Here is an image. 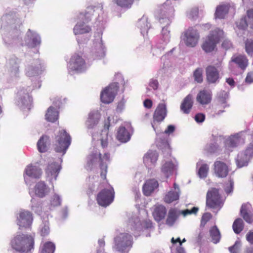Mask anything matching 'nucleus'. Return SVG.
<instances>
[{"instance_id":"1","label":"nucleus","mask_w":253,"mask_h":253,"mask_svg":"<svg viewBox=\"0 0 253 253\" xmlns=\"http://www.w3.org/2000/svg\"><path fill=\"white\" fill-rule=\"evenodd\" d=\"M11 245L17 252L27 253L34 248V239L31 235H17L12 239Z\"/></svg>"},{"instance_id":"2","label":"nucleus","mask_w":253,"mask_h":253,"mask_svg":"<svg viewBox=\"0 0 253 253\" xmlns=\"http://www.w3.org/2000/svg\"><path fill=\"white\" fill-rule=\"evenodd\" d=\"M223 37L224 32L222 30L216 28L211 30L201 45L202 49L206 53L212 52Z\"/></svg>"},{"instance_id":"3","label":"nucleus","mask_w":253,"mask_h":253,"mask_svg":"<svg viewBox=\"0 0 253 253\" xmlns=\"http://www.w3.org/2000/svg\"><path fill=\"white\" fill-rule=\"evenodd\" d=\"M71 138L70 135L64 129L59 131L55 137L54 144V150L57 153L65 154L71 144Z\"/></svg>"},{"instance_id":"4","label":"nucleus","mask_w":253,"mask_h":253,"mask_svg":"<svg viewBox=\"0 0 253 253\" xmlns=\"http://www.w3.org/2000/svg\"><path fill=\"white\" fill-rule=\"evenodd\" d=\"M223 205L218 189L212 188L209 190L206 196V206L210 209L219 210Z\"/></svg>"},{"instance_id":"5","label":"nucleus","mask_w":253,"mask_h":253,"mask_svg":"<svg viewBox=\"0 0 253 253\" xmlns=\"http://www.w3.org/2000/svg\"><path fill=\"white\" fill-rule=\"evenodd\" d=\"M115 244L116 250L120 252H124L132 245V237L129 234L123 233L115 238Z\"/></svg>"},{"instance_id":"6","label":"nucleus","mask_w":253,"mask_h":253,"mask_svg":"<svg viewBox=\"0 0 253 253\" xmlns=\"http://www.w3.org/2000/svg\"><path fill=\"white\" fill-rule=\"evenodd\" d=\"M114 191L113 188L104 189L100 191L96 197L98 204L102 207L109 206L114 200Z\"/></svg>"},{"instance_id":"7","label":"nucleus","mask_w":253,"mask_h":253,"mask_svg":"<svg viewBox=\"0 0 253 253\" xmlns=\"http://www.w3.org/2000/svg\"><path fill=\"white\" fill-rule=\"evenodd\" d=\"M119 89L118 83H113L107 86L101 93V101L105 104L112 102Z\"/></svg>"},{"instance_id":"8","label":"nucleus","mask_w":253,"mask_h":253,"mask_svg":"<svg viewBox=\"0 0 253 253\" xmlns=\"http://www.w3.org/2000/svg\"><path fill=\"white\" fill-rule=\"evenodd\" d=\"M199 35L197 30L190 27L183 33L182 39L186 46L195 47L199 40Z\"/></svg>"},{"instance_id":"9","label":"nucleus","mask_w":253,"mask_h":253,"mask_svg":"<svg viewBox=\"0 0 253 253\" xmlns=\"http://www.w3.org/2000/svg\"><path fill=\"white\" fill-rule=\"evenodd\" d=\"M17 220V224L19 226L20 228H29L33 220L32 213L28 211H21L19 213Z\"/></svg>"},{"instance_id":"10","label":"nucleus","mask_w":253,"mask_h":253,"mask_svg":"<svg viewBox=\"0 0 253 253\" xmlns=\"http://www.w3.org/2000/svg\"><path fill=\"white\" fill-rule=\"evenodd\" d=\"M85 62L79 54H74L69 62V68L72 71H82L85 69Z\"/></svg>"},{"instance_id":"11","label":"nucleus","mask_w":253,"mask_h":253,"mask_svg":"<svg viewBox=\"0 0 253 253\" xmlns=\"http://www.w3.org/2000/svg\"><path fill=\"white\" fill-rule=\"evenodd\" d=\"M167 115L166 105L163 103L157 106L153 114V120L152 126L154 128V124L155 122L161 123L164 121Z\"/></svg>"},{"instance_id":"12","label":"nucleus","mask_w":253,"mask_h":253,"mask_svg":"<svg viewBox=\"0 0 253 253\" xmlns=\"http://www.w3.org/2000/svg\"><path fill=\"white\" fill-rule=\"evenodd\" d=\"M230 64H233L241 70L245 71L249 65V60L245 55L235 54L232 56Z\"/></svg>"},{"instance_id":"13","label":"nucleus","mask_w":253,"mask_h":253,"mask_svg":"<svg viewBox=\"0 0 253 253\" xmlns=\"http://www.w3.org/2000/svg\"><path fill=\"white\" fill-rule=\"evenodd\" d=\"M213 170L215 175L219 178L226 177L229 173L227 164L221 161H216L213 164Z\"/></svg>"},{"instance_id":"14","label":"nucleus","mask_w":253,"mask_h":253,"mask_svg":"<svg viewBox=\"0 0 253 253\" xmlns=\"http://www.w3.org/2000/svg\"><path fill=\"white\" fill-rule=\"evenodd\" d=\"M235 11V7L230 2H221L216 7L214 15L225 16L228 14L230 11L234 13Z\"/></svg>"},{"instance_id":"15","label":"nucleus","mask_w":253,"mask_h":253,"mask_svg":"<svg viewBox=\"0 0 253 253\" xmlns=\"http://www.w3.org/2000/svg\"><path fill=\"white\" fill-rule=\"evenodd\" d=\"M206 79L208 83L214 84L219 79V73L213 65H209L206 68Z\"/></svg>"},{"instance_id":"16","label":"nucleus","mask_w":253,"mask_h":253,"mask_svg":"<svg viewBox=\"0 0 253 253\" xmlns=\"http://www.w3.org/2000/svg\"><path fill=\"white\" fill-rule=\"evenodd\" d=\"M98 158L100 162L99 167L101 169L100 176L103 179L106 178V174L107 173V165L105 162H109L110 161V154L109 153H105L103 157L100 153H98Z\"/></svg>"},{"instance_id":"17","label":"nucleus","mask_w":253,"mask_h":253,"mask_svg":"<svg viewBox=\"0 0 253 253\" xmlns=\"http://www.w3.org/2000/svg\"><path fill=\"white\" fill-rule=\"evenodd\" d=\"M158 181L155 179L146 180L143 186V193L144 195L149 196L158 187Z\"/></svg>"},{"instance_id":"18","label":"nucleus","mask_w":253,"mask_h":253,"mask_svg":"<svg viewBox=\"0 0 253 253\" xmlns=\"http://www.w3.org/2000/svg\"><path fill=\"white\" fill-rule=\"evenodd\" d=\"M212 94L210 91L203 89L200 90L196 97L197 101L201 105H207L211 103Z\"/></svg>"},{"instance_id":"19","label":"nucleus","mask_w":253,"mask_h":253,"mask_svg":"<svg viewBox=\"0 0 253 253\" xmlns=\"http://www.w3.org/2000/svg\"><path fill=\"white\" fill-rule=\"evenodd\" d=\"M166 213L167 209L164 206L162 205H157L154 207L152 215L156 221L160 222L165 218Z\"/></svg>"},{"instance_id":"20","label":"nucleus","mask_w":253,"mask_h":253,"mask_svg":"<svg viewBox=\"0 0 253 253\" xmlns=\"http://www.w3.org/2000/svg\"><path fill=\"white\" fill-rule=\"evenodd\" d=\"M193 96L191 94L187 95L183 100L180 105L181 111L185 114H188L193 107Z\"/></svg>"},{"instance_id":"21","label":"nucleus","mask_w":253,"mask_h":253,"mask_svg":"<svg viewBox=\"0 0 253 253\" xmlns=\"http://www.w3.org/2000/svg\"><path fill=\"white\" fill-rule=\"evenodd\" d=\"M101 115L98 111H93L89 113L86 121V125L88 128H92L95 126L100 120Z\"/></svg>"},{"instance_id":"22","label":"nucleus","mask_w":253,"mask_h":253,"mask_svg":"<svg viewBox=\"0 0 253 253\" xmlns=\"http://www.w3.org/2000/svg\"><path fill=\"white\" fill-rule=\"evenodd\" d=\"M24 173L29 177L39 178L42 175V169L38 167L30 165L25 169Z\"/></svg>"},{"instance_id":"23","label":"nucleus","mask_w":253,"mask_h":253,"mask_svg":"<svg viewBox=\"0 0 253 253\" xmlns=\"http://www.w3.org/2000/svg\"><path fill=\"white\" fill-rule=\"evenodd\" d=\"M34 191L36 196L43 198L48 192V188L44 182L40 181L36 184Z\"/></svg>"},{"instance_id":"24","label":"nucleus","mask_w":253,"mask_h":253,"mask_svg":"<svg viewBox=\"0 0 253 253\" xmlns=\"http://www.w3.org/2000/svg\"><path fill=\"white\" fill-rule=\"evenodd\" d=\"M91 31V27L84 22H78L75 26L73 31L75 35L84 34Z\"/></svg>"},{"instance_id":"25","label":"nucleus","mask_w":253,"mask_h":253,"mask_svg":"<svg viewBox=\"0 0 253 253\" xmlns=\"http://www.w3.org/2000/svg\"><path fill=\"white\" fill-rule=\"evenodd\" d=\"M49 144V136L43 135L41 137L37 142L38 151L41 153H44L48 150V146Z\"/></svg>"},{"instance_id":"26","label":"nucleus","mask_w":253,"mask_h":253,"mask_svg":"<svg viewBox=\"0 0 253 253\" xmlns=\"http://www.w3.org/2000/svg\"><path fill=\"white\" fill-rule=\"evenodd\" d=\"M228 97V94L227 92L225 91H222L220 92L218 98V108L219 110L216 113L217 115H219L221 114L222 113L224 112V111L221 110V108H225L227 105L226 104V99Z\"/></svg>"},{"instance_id":"27","label":"nucleus","mask_w":253,"mask_h":253,"mask_svg":"<svg viewBox=\"0 0 253 253\" xmlns=\"http://www.w3.org/2000/svg\"><path fill=\"white\" fill-rule=\"evenodd\" d=\"M116 137L120 142H126L129 140L130 135L125 127L120 126L118 130Z\"/></svg>"},{"instance_id":"28","label":"nucleus","mask_w":253,"mask_h":253,"mask_svg":"<svg viewBox=\"0 0 253 253\" xmlns=\"http://www.w3.org/2000/svg\"><path fill=\"white\" fill-rule=\"evenodd\" d=\"M179 213L176 209L171 208L168 212V215L166 221L167 225L172 226L178 217Z\"/></svg>"},{"instance_id":"29","label":"nucleus","mask_w":253,"mask_h":253,"mask_svg":"<svg viewBox=\"0 0 253 253\" xmlns=\"http://www.w3.org/2000/svg\"><path fill=\"white\" fill-rule=\"evenodd\" d=\"M159 155L156 151H149L144 156L143 160L146 164L155 165L158 159Z\"/></svg>"},{"instance_id":"30","label":"nucleus","mask_w":253,"mask_h":253,"mask_svg":"<svg viewBox=\"0 0 253 253\" xmlns=\"http://www.w3.org/2000/svg\"><path fill=\"white\" fill-rule=\"evenodd\" d=\"M237 26L241 29H245L248 26L253 29V17H242L240 21L237 23Z\"/></svg>"},{"instance_id":"31","label":"nucleus","mask_w":253,"mask_h":253,"mask_svg":"<svg viewBox=\"0 0 253 253\" xmlns=\"http://www.w3.org/2000/svg\"><path fill=\"white\" fill-rule=\"evenodd\" d=\"M61 167L57 163H53L48 165L46 172L48 174H50L51 176H53L55 179L56 178L59 171L60 170Z\"/></svg>"},{"instance_id":"32","label":"nucleus","mask_w":253,"mask_h":253,"mask_svg":"<svg viewBox=\"0 0 253 253\" xmlns=\"http://www.w3.org/2000/svg\"><path fill=\"white\" fill-rule=\"evenodd\" d=\"M174 169V165L171 161L166 162L162 167L161 170L168 177L172 174Z\"/></svg>"},{"instance_id":"33","label":"nucleus","mask_w":253,"mask_h":253,"mask_svg":"<svg viewBox=\"0 0 253 253\" xmlns=\"http://www.w3.org/2000/svg\"><path fill=\"white\" fill-rule=\"evenodd\" d=\"M58 112L53 107H49L45 114V119L49 122H54L57 120Z\"/></svg>"},{"instance_id":"34","label":"nucleus","mask_w":253,"mask_h":253,"mask_svg":"<svg viewBox=\"0 0 253 253\" xmlns=\"http://www.w3.org/2000/svg\"><path fill=\"white\" fill-rule=\"evenodd\" d=\"M27 35L28 37H30L31 40V44L32 47H35L41 44V38L39 35L32 32L30 29L28 30Z\"/></svg>"},{"instance_id":"35","label":"nucleus","mask_w":253,"mask_h":253,"mask_svg":"<svg viewBox=\"0 0 253 253\" xmlns=\"http://www.w3.org/2000/svg\"><path fill=\"white\" fill-rule=\"evenodd\" d=\"M210 234L212 242L214 244L218 243L221 238V235L219 230L216 226H213L210 230Z\"/></svg>"},{"instance_id":"36","label":"nucleus","mask_w":253,"mask_h":253,"mask_svg":"<svg viewBox=\"0 0 253 253\" xmlns=\"http://www.w3.org/2000/svg\"><path fill=\"white\" fill-rule=\"evenodd\" d=\"M241 141V138L238 136L230 137L226 140L225 147L227 149L237 147Z\"/></svg>"},{"instance_id":"37","label":"nucleus","mask_w":253,"mask_h":253,"mask_svg":"<svg viewBox=\"0 0 253 253\" xmlns=\"http://www.w3.org/2000/svg\"><path fill=\"white\" fill-rule=\"evenodd\" d=\"M244 223L241 218H238L235 220L232 225V228L235 233L240 234L244 229Z\"/></svg>"},{"instance_id":"38","label":"nucleus","mask_w":253,"mask_h":253,"mask_svg":"<svg viewBox=\"0 0 253 253\" xmlns=\"http://www.w3.org/2000/svg\"><path fill=\"white\" fill-rule=\"evenodd\" d=\"M179 193L176 191H169L165 196L164 201L168 204H170L178 200Z\"/></svg>"},{"instance_id":"39","label":"nucleus","mask_w":253,"mask_h":253,"mask_svg":"<svg viewBox=\"0 0 253 253\" xmlns=\"http://www.w3.org/2000/svg\"><path fill=\"white\" fill-rule=\"evenodd\" d=\"M103 6L101 4H97L96 5H90L87 7V13L90 14H102Z\"/></svg>"},{"instance_id":"40","label":"nucleus","mask_w":253,"mask_h":253,"mask_svg":"<svg viewBox=\"0 0 253 253\" xmlns=\"http://www.w3.org/2000/svg\"><path fill=\"white\" fill-rule=\"evenodd\" d=\"M240 212L241 216L247 222L252 223L253 222V215L248 211L245 206H242Z\"/></svg>"},{"instance_id":"41","label":"nucleus","mask_w":253,"mask_h":253,"mask_svg":"<svg viewBox=\"0 0 253 253\" xmlns=\"http://www.w3.org/2000/svg\"><path fill=\"white\" fill-rule=\"evenodd\" d=\"M236 164L239 168L247 166L248 164L247 155L243 153L238 154L236 159Z\"/></svg>"},{"instance_id":"42","label":"nucleus","mask_w":253,"mask_h":253,"mask_svg":"<svg viewBox=\"0 0 253 253\" xmlns=\"http://www.w3.org/2000/svg\"><path fill=\"white\" fill-rule=\"evenodd\" d=\"M55 245L50 242L45 243L41 253H53L55 250Z\"/></svg>"},{"instance_id":"43","label":"nucleus","mask_w":253,"mask_h":253,"mask_svg":"<svg viewBox=\"0 0 253 253\" xmlns=\"http://www.w3.org/2000/svg\"><path fill=\"white\" fill-rule=\"evenodd\" d=\"M104 48L102 44H100L94 52V59L100 60L104 57Z\"/></svg>"},{"instance_id":"44","label":"nucleus","mask_w":253,"mask_h":253,"mask_svg":"<svg viewBox=\"0 0 253 253\" xmlns=\"http://www.w3.org/2000/svg\"><path fill=\"white\" fill-rule=\"evenodd\" d=\"M194 80L198 83H201L203 81V70L201 68L196 69L193 73Z\"/></svg>"},{"instance_id":"45","label":"nucleus","mask_w":253,"mask_h":253,"mask_svg":"<svg viewBox=\"0 0 253 253\" xmlns=\"http://www.w3.org/2000/svg\"><path fill=\"white\" fill-rule=\"evenodd\" d=\"M116 3L122 7L129 8H130L134 0H115Z\"/></svg>"},{"instance_id":"46","label":"nucleus","mask_w":253,"mask_h":253,"mask_svg":"<svg viewBox=\"0 0 253 253\" xmlns=\"http://www.w3.org/2000/svg\"><path fill=\"white\" fill-rule=\"evenodd\" d=\"M209 168L207 164H203L200 168L198 174L200 177L204 178L207 176L208 172L209 171Z\"/></svg>"},{"instance_id":"47","label":"nucleus","mask_w":253,"mask_h":253,"mask_svg":"<svg viewBox=\"0 0 253 253\" xmlns=\"http://www.w3.org/2000/svg\"><path fill=\"white\" fill-rule=\"evenodd\" d=\"M245 49L248 54L253 53V41L251 39H247L245 42Z\"/></svg>"},{"instance_id":"48","label":"nucleus","mask_w":253,"mask_h":253,"mask_svg":"<svg viewBox=\"0 0 253 253\" xmlns=\"http://www.w3.org/2000/svg\"><path fill=\"white\" fill-rule=\"evenodd\" d=\"M199 211V209L197 207H194L191 210L186 209L181 211V213L184 216L189 214H196Z\"/></svg>"},{"instance_id":"49","label":"nucleus","mask_w":253,"mask_h":253,"mask_svg":"<svg viewBox=\"0 0 253 253\" xmlns=\"http://www.w3.org/2000/svg\"><path fill=\"white\" fill-rule=\"evenodd\" d=\"M234 186V181L233 179L230 178L228 180V183L226 184L224 190L227 194H230L233 192Z\"/></svg>"},{"instance_id":"50","label":"nucleus","mask_w":253,"mask_h":253,"mask_svg":"<svg viewBox=\"0 0 253 253\" xmlns=\"http://www.w3.org/2000/svg\"><path fill=\"white\" fill-rule=\"evenodd\" d=\"M61 204V200L59 196L54 195L51 201V205L53 207L60 206Z\"/></svg>"},{"instance_id":"51","label":"nucleus","mask_w":253,"mask_h":253,"mask_svg":"<svg viewBox=\"0 0 253 253\" xmlns=\"http://www.w3.org/2000/svg\"><path fill=\"white\" fill-rule=\"evenodd\" d=\"M211 214L210 213L207 212L203 214L201 219V224L205 225L211 218Z\"/></svg>"},{"instance_id":"52","label":"nucleus","mask_w":253,"mask_h":253,"mask_svg":"<svg viewBox=\"0 0 253 253\" xmlns=\"http://www.w3.org/2000/svg\"><path fill=\"white\" fill-rule=\"evenodd\" d=\"M218 145L216 143L211 144L207 148V151L210 153H214L217 151Z\"/></svg>"},{"instance_id":"53","label":"nucleus","mask_w":253,"mask_h":253,"mask_svg":"<svg viewBox=\"0 0 253 253\" xmlns=\"http://www.w3.org/2000/svg\"><path fill=\"white\" fill-rule=\"evenodd\" d=\"M98 157V153L97 152L92 153L88 156V163L90 165H92L94 162V161Z\"/></svg>"},{"instance_id":"54","label":"nucleus","mask_w":253,"mask_h":253,"mask_svg":"<svg viewBox=\"0 0 253 253\" xmlns=\"http://www.w3.org/2000/svg\"><path fill=\"white\" fill-rule=\"evenodd\" d=\"M191 16H197L199 14H203L202 10H199L198 7L195 6L191 8L190 10Z\"/></svg>"},{"instance_id":"55","label":"nucleus","mask_w":253,"mask_h":253,"mask_svg":"<svg viewBox=\"0 0 253 253\" xmlns=\"http://www.w3.org/2000/svg\"><path fill=\"white\" fill-rule=\"evenodd\" d=\"M222 46L226 50H227L232 47V43L230 41L226 39L223 41L222 43Z\"/></svg>"},{"instance_id":"56","label":"nucleus","mask_w":253,"mask_h":253,"mask_svg":"<svg viewBox=\"0 0 253 253\" xmlns=\"http://www.w3.org/2000/svg\"><path fill=\"white\" fill-rule=\"evenodd\" d=\"M205 119V115L203 113H198L195 116V120L198 123H202Z\"/></svg>"},{"instance_id":"57","label":"nucleus","mask_w":253,"mask_h":253,"mask_svg":"<svg viewBox=\"0 0 253 253\" xmlns=\"http://www.w3.org/2000/svg\"><path fill=\"white\" fill-rule=\"evenodd\" d=\"M125 101L124 99H122L121 101H120L117 105L116 110L118 112L122 111L125 108Z\"/></svg>"},{"instance_id":"58","label":"nucleus","mask_w":253,"mask_h":253,"mask_svg":"<svg viewBox=\"0 0 253 253\" xmlns=\"http://www.w3.org/2000/svg\"><path fill=\"white\" fill-rule=\"evenodd\" d=\"M245 82L248 84H252L253 83V72L248 73L245 79Z\"/></svg>"},{"instance_id":"59","label":"nucleus","mask_w":253,"mask_h":253,"mask_svg":"<svg viewBox=\"0 0 253 253\" xmlns=\"http://www.w3.org/2000/svg\"><path fill=\"white\" fill-rule=\"evenodd\" d=\"M149 85L152 87L154 90L158 88L159 85V83L157 80L151 79L149 83Z\"/></svg>"},{"instance_id":"60","label":"nucleus","mask_w":253,"mask_h":253,"mask_svg":"<svg viewBox=\"0 0 253 253\" xmlns=\"http://www.w3.org/2000/svg\"><path fill=\"white\" fill-rule=\"evenodd\" d=\"M229 250L231 253H238L239 251V245L237 243L229 248Z\"/></svg>"},{"instance_id":"61","label":"nucleus","mask_w":253,"mask_h":253,"mask_svg":"<svg viewBox=\"0 0 253 253\" xmlns=\"http://www.w3.org/2000/svg\"><path fill=\"white\" fill-rule=\"evenodd\" d=\"M144 106L148 109H150L152 107L153 102L151 99H145L143 102Z\"/></svg>"},{"instance_id":"62","label":"nucleus","mask_w":253,"mask_h":253,"mask_svg":"<svg viewBox=\"0 0 253 253\" xmlns=\"http://www.w3.org/2000/svg\"><path fill=\"white\" fill-rule=\"evenodd\" d=\"M49 232V228L48 226L44 225L41 229V235L42 236H45Z\"/></svg>"},{"instance_id":"63","label":"nucleus","mask_w":253,"mask_h":253,"mask_svg":"<svg viewBox=\"0 0 253 253\" xmlns=\"http://www.w3.org/2000/svg\"><path fill=\"white\" fill-rule=\"evenodd\" d=\"M246 239L251 244H253V232L249 231L246 234Z\"/></svg>"},{"instance_id":"64","label":"nucleus","mask_w":253,"mask_h":253,"mask_svg":"<svg viewBox=\"0 0 253 253\" xmlns=\"http://www.w3.org/2000/svg\"><path fill=\"white\" fill-rule=\"evenodd\" d=\"M11 73L15 76H17L19 73V66L18 65L15 64V66H12L11 69Z\"/></svg>"}]
</instances>
